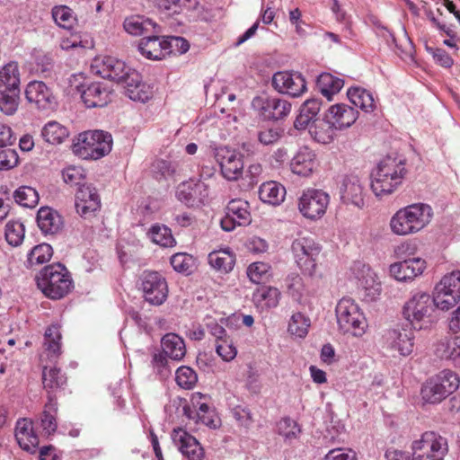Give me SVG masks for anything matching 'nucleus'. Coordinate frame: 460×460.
Here are the masks:
<instances>
[{
    "label": "nucleus",
    "instance_id": "17",
    "mask_svg": "<svg viewBox=\"0 0 460 460\" xmlns=\"http://www.w3.org/2000/svg\"><path fill=\"white\" fill-rule=\"evenodd\" d=\"M208 196V187L202 181H189L180 183L176 189V197L188 207L204 203Z\"/></svg>",
    "mask_w": 460,
    "mask_h": 460
},
{
    "label": "nucleus",
    "instance_id": "50",
    "mask_svg": "<svg viewBox=\"0 0 460 460\" xmlns=\"http://www.w3.org/2000/svg\"><path fill=\"white\" fill-rule=\"evenodd\" d=\"M432 300L438 308L448 310L457 304L460 300V296L455 295V293H451L446 288L440 289V285L437 284Z\"/></svg>",
    "mask_w": 460,
    "mask_h": 460
},
{
    "label": "nucleus",
    "instance_id": "8",
    "mask_svg": "<svg viewBox=\"0 0 460 460\" xmlns=\"http://www.w3.org/2000/svg\"><path fill=\"white\" fill-rule=\"evenodd\" d=\"M252 108L265 120H280L291 111V103L279 97L256 96L252 101Z\"/></svg>",
    "mask_w": 460,
    "mask_h": 460
},
{
    "label": "nucleus",
    "instance_id": "20",
    "mask_svg": "<svg viewBox=\"0 0 460 460\" xmlns=\"http://www.w3.org/2000/svg\"><path fill=\"white\" fill-rule=\"evenodd\" d=\"M172 438L175 446L188 460H202L204 449L199 442L181 428L174 429Z\"/></svg>",
    "mask_w": 460,
    "mask_h": 460
},
{
    "label": "nucleus",
    "instance_id": "34",
    "mask_svg": "<svg viewBox=\"0 0 460 460\" xmlns=\"http://www.w3.org/2000/svg\"><path fill=\"white\" fill-rule=\"evenodd\" d=\"M42 384L49 397L53 396L52 394L65 387L66 385V376L56 367H45L42 370Z\"/></svg>",
    "mask_w": 460,
    "mask_h": 460
},
{
    "label": "nucleus",
    "instance_id": "12",
    "mask_svg": "<svg viewBox=\"0 0 460 460\" xmlns=\"http://www.w3.org/2000/svg\"><path fill=\"white\" fill-rule=\"evenodd\" d=\"M252 222L249 203L242 199L230 200L226 208V216L220 225L224 231L231 232L236 226H244Z\"/></svg>",
    "mask_w": 460,
    "mask_h": 460
},
{
    "label": "nucleus",
    "instance_id": "61",
    "mask_svg": "<svg viewBox=\"0 0 460 460\" xmlns=\"http://www.w3.org/2000/svg\"><path fill=\"white\" fill-rule=\"evenodd\" d=\"M277 428L279 434L288 440L296 438L301 432L298 424L289 417L282 418L278 422Z\"/></svg>",
    "mask_w": 460,
    "mask_h": 460
},
{
    "label": "nucleus",
    "instance_id": "42",
    "mask_svg": "<svg viewBox=\"0 0 460 460\" xmlns=\"http://www.w3.org/2000/svg\"><path fill=\"white\" fill-rule=\"evenodd\" d=\"M438 381L439 379L435 376L429 378L422 386L421 397L425 402L431 404L439 403L448 396Z\"/></svg>",
    "mask_w": 460,
    "mask_h": 460
},
{
    "label": "nucleus",
    "instance_id": "1",
    "mask_svg": "<svg viewBox=\"0 0 460 460\" xmlns=\"http://www.w3.org/2000/svg\"><path fill=\"white\" fill-rule=\"evenodd\" d=\"M406 173L403 159L387 155L372 171L371 189L374 194L380 198L392 194L402 183Z\"/></svg>",
    "mask_w": 460,
    "mask_h": 460
},
{
    "label": "nucleus",
    "instance_id": "23",
    "mask_svg": "<svg viewBox=\"0 0 460 460\" xmlns=\"http://www.w3.org/2000/svg\"><path fill=\"white\" fill-rule=\"evenodd\" d=\"M125 88L126 95L133 101L146 102L151 95L148 86L142 82L138 72L130 67L127 70L125 77L118 82Z\"/></svg>",
    "mask_w": 460,
    "mask_h": 460
},
{
    "label": "nucleus",
    "instance_id": "33",
    "mask_svg": "<svg viewBox=\"0 0 460 460\" xmlns=\"http://www.w3.org/2000/svg\"><path fill=\"white\" fill-rule=\"evenodd\" d=\"M123 26L128 33L135 36L147 35L152 32L161 33V29L155 22L142 16L127 18Z\"/></svg>",
    "mask_w": 460,
    "mask_h": 460
},
{
    "label": "nucleus",
    "instance_id": "39",
    "mask_svg": "<svg viewBox=\"0 0 460 460\" xmlns=\"http://www.w3.org/2000/svg\"><path fill=\"white\" fill-rule=\"evenodd\" d=\"M208 259L209 265L221 273L231 271L235 263L234 253L228 250L213 251Z\"/></svg>",
    "mask_w": 460,
    "mask_h": 460
},
{
    "label": "nucleus",
    "instance_id": "6",
    "mask_svg": "<svg viewBox=\"0 0 460 460\" xmlns=\"http://www.w3.org/2000/svg\"><path fill=\"white\" fill-rule=\"evenodd\" d=\"M412 460H444L448 452L447 439L441 435L427 431L412 442Z\"/></svg>",
    "mask_w": 460,
    "mask_h": 460
},
{
    "label": "nucleus",
    "instance_id": "10",
    "mask_svg": "<svg viewBox=\"0 0 460 460\" xmlns=\"http://www.w3.org/2000/svg\"><path fill=\"white\" fill-rule=\"evenodd\" d=\"M329 202L330 197L323 190L308 189L301 195L298 208L304 217L317 219L324 215Z\"/></svg>",
    "mask_w": 460,
    "mask_h": 460
},
{
    "label": "nucleus",
    "instance_id": "13",
    "mask_svg": "<svg viewBox=\"0 0 460 460\" xmlns=\"http://www.w3.org/2000/svg\"><path fill=\"white\" fill-rule=\"evenodd\" d=\"M340 194L344 204L362 208L366 196L364 179L356 173L346 174L341 182Z\"/></svg>",
    "mask_w": 460,
    "mask_h": 460
},
{
    "label": "nucleus",
    "instance_id": "62",
    "mask_svg": "<svg viewBox=\"0 0 460 460\" xmlns=\"http://www.w3.org/2000/svg\"><path fill=\"white\" fill-rule=\"evenodd\" d=\"M216 351L217 355L226 362L233 360L237 354V349L229 338L217 341L216 344Z\"/></svg>",
    "mask_w": 460,
    "mask_h": 460
},
{
    "label": "nucleus",
    "instance_id": "44",
    "mask_svg": "<svg viewBox=\"0 0 460 460\" xmlns=\"http://www.w3.org/2000/svg\"><path fill=\"white\" fill-rule=\"evenodd\" d=\"M61 333L58 325H51L45 332L46 351L49 359L56 360L61 353Z\"/></svg>",
    "mask_w": 460,
    "mask_h": 460
},
{
    "label": "nucleus",
    "instance_id": "48",
    "mask_svg": "<svg viewBox=\"0 0 460 460\" xmlns=\"http://www.w3.org/2000/svg\"><path fill=\"white\" fill-rule=\"evenodd\" d=\"M52 18L60 28L71 30L76 23L74 11L66 5H57L52 8Z\"/></svg>",
    "mask_w": 460,
    "mask_h": 460
},
{
    "label": "nucleus",
    "instance_id": "5",
    "mask_svg": "<svg viewBox=\"0 0 460 460\" xmlns=\"http://www.w3.org/2000/svg\"><path fill=\"white\" fill-rule=\"evenodd\" d=\"M335 312L339 329L343 333L360 337L366 332L367 319L352 298H341L336 305Z\"/></svg>",
    "mask_w": 460,
    "mask_h": 460
},
{
    "label": "nucleus",
    "instance_id": "21",
    "mask_svg": "<svg viewBox=\"0 0 460 460\" xmlns=\"http://www.w3.org/2000/svg\"><path fill=\"white\" fill-rule=\"evenodd\" d=\"M78 92L87 108L104 107L111 101V91L102 83L83 84Z\"/></svg>",
    "mask_w": 460,
    "mask_h": 460
},
{
    "label": "nucleus",
    "instance_id": "55",
    "mask_svg": "<svg viewBox=\"0 0 460 460\" xmlns=\"http://www.w3.org/2000/svg\"><path fill=\"white\" fill-rule=\"evenodd\" d=\"M336 130L337 128L330 123L328 119L325 117L323 120L315 124L314 129H310V132L316 141L327 144L333 139Z\"/></svg>",
    "mask_w": 460,
    "mask_h": 460
},
{
    "label": "nucleus",
    "instance_id": "29",
    "mask_svg": "<svg viewBox=\"0 0 460 460\" xmlns=\"http://www.w3.org/2000/svg\"><path fill=\"white\" fill-rule=\"evenodd\" d=\"M37 223L45 234H55L58 233L63 226L62 217L55 209L43 207L37 213Z\"/></svg>",
    "mask_w": 460,
    "mask_h": 460
},
{
    "label": "nucleus",
    "instance_id": "53",
    "mask_svg": "<svg viewBox=\"0 0 460 460\" xmlns=\"http://www.w3.org/2000/svg\"><path fill=\"white\" fill-rule=\"evenodd\" d=\"M151 367L153 372L159 376L161 379L168 378L172 374V367L170 365L167 355L160 350H156L152 354Z\"/></svg>",
    "mask_w": 460,
    "mask_h": 460
},
{
    "label": "nucleus",
    "instance_id": "49",
    "mask_svg": "<svg viewBox=\"0 0 460 460\" xmlns=\"http://www.w3.org/2000/svg\"><path fill=\"white\" fill-rule=\"evenodd\" d=\"M20 90L0 89V111L13 115L19 106Z\"/></svg>",
    "mask_w": 460,
    "mask_h": 460
},
{
    "label": "nucleus",
    "instance_id": "25",
    "mask_svg": "<svg viewBox=\"0 0 460 460\" xmlns=\"http://www.w3.org/2000/svg\"><path fill=\"white\" fill-rule=\"evenodd\" d=\"M318 166L316 155L307 146L299 148L290 163L291 171L303 177L310 176Z\"/></svg>",
    "mask_w": 460,
    "mask_h": 460
},
{
    "label": "nucleus",
    "instance_id": "19",
    "mask_svg": "<svg viewBox=\"0 0 460 460\" xmlns=\"http://www.w3.org/2000/svg\"><path fill=\"white\" fill-rule=\"evenodd\" d=\"M101 208L100 196L92 185H82L75 194V208L78 214L84 218L94 216Z\"/></svg>",
    "mask_w": 460,
    "mask_h": 460
},
{
    "label": "nucleus",
    "instance_id": "27",
    "mask_svg": "<svg viewBox=\"0 0 460 460\" xmlns=\"http://www.w3.org/2000/svg\"><path fill=\"white\" fill-rule=\"evenodd\" d=\"M358 116V112L354 108L339 103L331 106L325 117L337 129L349 128L355 123Z\"/></svg>",
    "mask_w": 460,
    "mask_h": 460
},
{
    "label": "nucleus",
    "instance_id": "64",
    "mask_svg": "<svg viewBox=\"0 0 460 460\" xmlns=\"http://www.w3.org/2000/svg\"><path fill=\"white\" fill-rule=\"evenodd\" d=\"M64 181L70 185H80L84 179V171L79 166H68L62 172Z\"/></svg>",
    "mask_w": 460,
    "mask_h": 460
},
{
    "label": "nucleus",
    "instance_id": "57",
    "mask_svg": "<svg viewBox=\"0 0 460 460\" xmlns=\"http://www.w3.org/2000/svg\"><path fill=\"white\" fill-rule=\"evenodd\" d=\"M270 266L262 261L252 263L247 269V276L255 284L264 283L269 280Z\"/></svg>",
    "mask_w": 460,
    "mask_h": 460
},
{
    "label": "nucleus",
    "instance_id": "32",
    "mask_svg": "<svg viewBox=\"0 0 460 460\" xmlns=\"http://www.w3.org/2000/svg\"><path fill=\"white\" fill-rule=\"evenodd\" d=\"M435 353L438 358L450 360L455 366L460 367V337L440 340L436 345Z\"/></svg>",
    "mask_w": 460,
    "mask_h": 460
},
{
    "label": "nucleus",
    "instance_id": "38",
    "mask_svg": "<svg viewBox=\"0 0 460 460\" xmlns=\"http://www.w3.org/2000/svg\"><path fill=\"white\" fill-rule=\"evenodd\" d=\"M20 70L18 63L11 61L0 68V89L20 90Z\"/></svg>",
    "mask_w": 460,
    "mask_h": 460
},
{
    "label": "nucleus",
    "instance_id": "58",
    "mask_svg": "<svg viewBox=\"0 0 460 460\" xmlns=\"http://www.w3.org/2000/svg\"><path fill=\"white\" fill-rule=\"evenodd\" d=\"M164 57L169 54L181 55L190 49V44L182 37L168 36L164 37Z\"/></svg>",
    "mask_w": 460,
    "mask_h": 460
},
{
    "label": "nucleus",
    "instance_id": "9",
    "mask_svg": "<svg viewBox=\"0 0 460 460\" xmlns=\"http://www.w3.org/2000/svg\"><path fill=\"white\" fill-rule=\"evenodd\" d=\"M382 339L383 348L393 354L407 357L413 351L415 335L411 327L387 330Z\"/></svg>",
    "mask_w": 460,
    "mask_h": 460
},
{
    "label": "nucleus",
    "instance_id": "35",
    "mask_svg": "<svg viewBox=\"0 0 460 460\" xmlns=\"http://www.w3.org/2000/svg\"><path fill=\"white\" fill-rule=\"evenodd\" d=\"M285 188L277 181H267L261 185L259 190L260 199L263 203L277 206L284 201Z\"/></svg>",
    "mask_w": 460,
    "mask_h": 460
},
{
    "label": "nucleus",
    "instance_id": "56",
    "mask_svg": "<svg viewBox=\"0 0 460 460\" xmlns=\"http://www.w3.org/2000/svg\"><path fill=\"white\" fill-rule=\"evenodd\" d=\"M16 203L25 208H33L39 202V195L35 189L29 186H22L13 193Z\"/></svg>",
    "mask_w": 460,
    "mask_h": 460
},
{
    "label": "nucleus",
    "instance_id": "26",
    "mask_svg": "<svg viewBox=\"0 0 460 460\" xmlns=\"http://www.w3.org/2000/svg\"><path fill=\"white\" fill-rule=\"evenodd\" d=\"M15 438L21 448L29 452L35 453L40 439L33 429V423L30 419H19L15 425Z\"/></svg>",
    "mask_w": 460,
    "mask_h": 460
},
{
    "label": "nucleus",
    "instance_id": "2",
    "mask_svg": "<svg viewBox=\"0 0 460 460\" xmlns=\"http://www.w3.org/2000/svg\"><path fill=\"white\" fill-rule=\"evenodd\" d=\"M432 215V208L427 204L408 205L397 210L391 217V231L396 235L416 234L430 222Z\"/></svg>",
    "mask_w": 460,
    "mask_h": 460
},
{
    "label": "nucleus",
    "instance_id": "59",
    "mask_svg": "<svg viewBox=\"0 0 460 460\" xmlns=\"http://www.w3.org/2000/svg\"><path fill=\"white\" fill-rule=\"evenodd\" d=\"M175 381L183 389H191L198 381L196 372L190 367L181 366L175 372Z\"/></svg>",
    "mask_w": 460,
    "mask_h": 460
},
{
    "label": "nucleus",
    "instance_id": "40",
    "mask_svg": "<svg viewBox=\"0 0 460 460\" xmlns=\"http://www.w3.org/2000/svg\"><path fill=\"white\" fill-rule=\"evenodd\" d=\"M321 102L317 99L305 101L300 109V113L296 117L294 126L296 129H305L309 123L317 116L320 111Z\"/></svg>",
    "mask_w": 460,
    "mask_h": 460
},
{
    "label": "nucleus",
    "instance_id": "46",
    "mask_svg": "<svg viewBox=\"0 0 460 460\" xmlns=\"http://www.w3.org/2000/svg\"><path fill=\"white\" fill-rule=\"evenodd\" d=\"M69 133L67 128L58 121H49L41 130L44 140L49 144H61Z\"/></svg>",
    "mask_w": 460,
    "mask_h": 460
},
{
    "label": "nucleus",
    "instance_id": "63",
    "mask_svg": "<svg viewBox=\"0 0 460 460\" xmlns=\"http://www.w3.org/2000/svg\"><path fill=\"white\" fill-rule=\"evenodd\" d=\"M438 284L440 285V289L446 288L451 293L460 296V270L445 275Z\"/></svg>",
    "mask_w": 460,
    "mask_h": 460
},
{
    "label": "nucleus",
    "instance_id": "16",
    "mask_svg": "<svg viewBox=\"0 0 460 460\" xmlns=\"http://www.w3.org/2000/svg\"><path fill=\"white\" fill-rule=\"evenodd\" d=\"M205 397L198 393L192 396L191 406L185 405L183 407V413L189 419H196V422L202 423L209 428H217L218 426V417L217 416L214 409L210 408L207 402H201Z\"/></svg>",
    "mask_w": 460,
    "mask_h": 460
},
{
    "label": "nucleus",
    "instance_id": "51",
    "mask_svg": "<svg viewBox=\"0 0 460 460\" xmlns=\"http://www.w3.org/2000/svg\"><path fill=\"white\" fill-rule=\"evenodd\" d=\"M310 323V319L304 315L302 313H295L292 314L289 320L288 332L292 336L297 338H305L308 333Z\"/></svg>",
    "mask_w": 460,
    "mask_h": 460
},
{
    "label": "nucleus",
    "instance_id": "47",
    "mask_svg": "<svg viewBox=\"0 0 460 460\" xmlns=\"http://www.w3.org/2000/svg\"><path fill=\"white\" fill-rule=\"evenodd\" d=\"M147 235L153 243L162 247H173L176 244L172 230L164 225L152 226Z\"/></svg>",
    "mask_w": 460,
    "mask_h": 460
},
{
    "label": "nucleus",
    "instance_id": "15",
    "mask_svg": "<svg viewBox=\"0 0 460 460\" xmlns=\"http://www.w3.org/2000/svg\"><path fill=\"white\" fill-rule=\"evenodd\" d=\"M272 85L279 93L298 97L306 91V83L298 72L279 71L273 75Z\"/></svg>",
    "mask_w": 460,
    "mask_h": 460
},
{
    "label": "nucleus",
    "instance_id": "36",
    "mask_svg": "<svg viewBox=\"0 0 460 460\" xmlns=\"http://www.w3.org/2000/svg\"><path fill=\"white\" fill-rule=\"evenodd\" d=\"M349 102L366 113L374 111L376 102L372 93L360 87H351L347 93Z\"/></svg>",
    "mask_w": 460,
    "mask_h": 460
},
{
    "label": "nucleus",
    "instance_id": "24",
    "mask_svg": "<svg viewBox=\"0 0 460 460\" xmlns=\"http://www.w3.org/2000/svg\"><path fill=\"white\" fill-rule=\"evenodd\" d=\"M425 269L426 261L423 259L412 258L392 264L390 274L399 281H407L421 275Z\"/></svg>",
    "mask_w": 460,
    "mask_h": 460
},
{
    "label": "nucleus",
    "instance_id": "45",
    "mask_svg": "<svg viewBox=\"0 0 460 460\" xmlns=\"http://www.w3.org/2000/svg\"><path fill=\"white\" fill-rule=\"evenodd\" d=\"M53 255L51 245L46 243L35 245L28 253L25 266L32 268L48 262Z\"/></svg>",
    "mask_w": 460,
    "mask_h": 460
},
{
    "label": "nucleus",
    "instance_id": "37",
    "mask_svg": "<svg viewBox=\"0 0 460 460\" xmlns=\"http://www.w3.org/2000/svg\"><path fill=\"white\" fill-rule=\"evenodd\" d=\"M280 292L273 287H261L252 295V300L257 307L268 309L279 305Z\"/></svg>",
    "mask_w": 460,
    "mask_h": 460
},
{
    "label": "nucleus",
    "instance_id": "14",
    "mask_svg": "<svg viewBox=\"0 0 460 460\" xmlns=\"http://www.w3.org/2000/svg\"><path fill=\"white\" fill-rule=\"evenodd\" d=\"M434 306L432 297L428 293L417 292L404 305L403 314L414 325L429 317Z\"/></svg>",
    "mask_w": 460,
    "mask_h": 460
},
{
    "label": "nucleus",
    "instance_id": "28",
    "mask_svg": "<svg viewBox=\"0 0 460 460\" xmlns=\"http://www.w3.org/2000/svg\"><path fill=\"white\" fill-rule=\"evenodd\" d=\"M97 73L103 78H107L117 83L125 77L127 70L129 68L126 64L113 57H104L98 63L96 61Z\"/></svg>",
    "mask_w": 460,
    "mask_h": 460
},
{
    "label": "nucleus",
    "instance_id": "3",
    "mask_svg": "<svg viewBox=\"0 0 460 460\" xmlns=\"http://www.w3.org/2000/svg\"><path fill=\"white\" fill-rule=\"evenodd\" d=\"M37 286L51 299H60L73 288V280L67 269L61 263L43 268L36 278Z\"/></svg>",
    "mask_w": 460,
    "mask_h": 460
},
{
    "label": "nucleus",
    "instance_id": "30",
    "mask_svg": "<svg viewBox=\"0 0 460 460\" xmlns=\"http://www.w3.org/2000/svg\"><path fill=\"white\" fill-rule=\"evenodd\" d=\"M160 33L152 32L140 40L138 50L148 59L159 60L164 58V37Z\"/></svg>",
    "mask_w": 460,
    "mask_h": 460
},
{
    "label": "nucleus",
    "instance_id": "60",
    "mask_svg": "<svg viewBox=\"0 0 460 460\" xmlns=\"http://www.w3.org/2000/svg\"><path fill=\"white\" fill-rule=\"evenodd\" d=\"M436 376L439 379V385L447 395L454 393L459 387L460 378L452 370L445 369L436 375Z\"/></svg>",
    "mask_w": 460,
    "mask_h": 460
},
{
    "label": "nucleus",
    "instance_id": "52",
    "mask_svg": "<svg viewBox=\"0 0 460 460\" xmlns=\"http://www.w3.org/2000/svg\"><path fill=\"white\" fill-rule=\"evenodd\" d=\"M171 265L175 271L190 275L196 269V260L190 254L179 252L171 257Z\"/></svg>",
    "mask_w": 460,
    "mask_h": 460
},
{
    "label": "nucleus",
    "instance_id": "7",
    "mask_svg": "<svg viewBox=\"0 0 460 460\" xmlns=\"http://www.w3.org/2000/svg\"><path fill=\"white\" fill-rule=\"evenodd\" d=\"M291 250L300 270L305 274L313 275L316 267V259L321 251L314 239L299 236L293 241Z\"/></svg>",
    "mask_w": 460,
    "mask_h": 460
},
{
    "label": "nucleus",
    "instance_id": "4",
    "mask_svg": "<svg viewBox=\"0 0 460 460\" xmlns=\"http://www.w3.org/2000/svg\"><path fill=\"white\" fill-rule=\"evenodd\" d=\"M111 133L103 130H89L78 135L73 144V152L84 159L97 160L107 155L112 148Z\"/></svg>",
    "mask_w": 460,
    "mask_h": 460
},
{
    "label": "nucleus",
    "instance_id": "11",
    "mask_svg": "<svg viewBox=\"0 0 460 460\" xmlns=\"http://www.w3.org/2000/svg\"><path fill=\"white\" fill-rule=\"evenodd\" d=\"M141 288L145 299L154 305H162L168 295L166 280L155 271H145L141 276Z\"/></svg>",
    "mask_w": 460,
    "mask_h": 460
},
{
    "label": "nucleus",
    "instance_id": "41",
    "mask_svg": "<svg viewBox=\"0 0 460 460\" xmlns=\"http://www.w3.org/2000/svg\"><path fill=\"white\" fill-rule=\"evenodd\" d=\"M58 403L54 396H49L40 416V427L46 435L54 434L58 428L57 422Z\"/></svg>",
    "mask_w": 460,
    "mask_h": 460
},
{
    "label": "nucleus",
    "instance_id": "31",
    "mask_svg": "<svg viewBox=\"0 0 460 460\" xmlns=\"http://www.w3.org/2000/svg\"><path fill=\"white\" fill-rule=\"evenodd\" d=\"M162 352L173 361H181L186 355L184 340L179 335L169 332L161 340Z\"/></svg>",
    "mask_w": 460,
    "mask_h": 460
},
{
    "label": "nucleus",
    "instance_id": "22",
    "mask_svg": "<svg viewBox=\"0 0 460 460\" xmlns=\"http://www.w3.org/2000/svg\"><path fill=\"white\" fill-rule=\"evenodd\" d=\"M25 97L28 102L34 104L39 110L53 109L56 104L50 88L41 81L29 83L25 89Z\"/></svg>",
    "mask_w": 460,
    "mask_h": 460
},
{
    "label": "nucleus",
    "instance_id": "54",
    "mask_svg": "<svg viewBox=\"0 0 460 460\" xmlns=\"http://www.w3.org/2000/svg\"><path fill=\"white\" fill-rule=\"evenodd\" d=\"M24 234V226L20 221L12 220L6 224L4 236L10 245L16 247L22 244Z\"/></svg>",
    "mask_w": 460,
    "mask_h": 460
},
{
    "label": "nucleus",
    "instance_id": "18",
    "mask_svg": "<svg viewBox=\"0 0 460 460\" xmlns=\"http://www.w3.org/2000/svg\"><path fill=\"white\" fill-rule=\"evenodd\" d=\"M216 159L220 164L223 176L229 180H237L243 173V156L227 147L217 149Z\"/></svg>",
    "mask_w": 460,
    "mask_h": 460
},
{
    "label": "nucleus",
    "instance_id": "43",
    "mask_svg": "<svg viewBox=\"0 0 460 460\" xmlns=\"http://www.w3.org/2000/svg\"><path fill=\"white\" fill-rule=\"evenodd\" d=\"M344 82L342 79L333 76L330 73L321 74L316 81V85L319 91L328 100H331L332 95L339 93L343 87Z\"/></svg>",
    "mask_w": 460,
    "mask_h": 460
}]
</instances>
